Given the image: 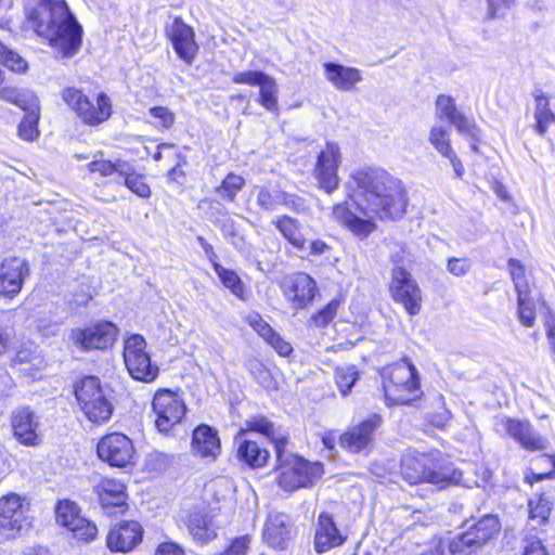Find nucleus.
I'll list each match as a JSON object with an SVG mask.
<instances>
[{"label":"nucleus","mask_w":555,"mask_h":555,"mask_svg":"<svg viewBox=\"0 0 555 555\" xmlns=\"http://www.w3.org/2000/svg\"><path fill=\"white\" fill-rule=\"evenodd\" d=\"M26 17L29 27L63 57L73 56L80 49L82 27L65 0H33Z\"/></svg>","instance_id":"1"},{"label":"nucleus","mask_w":555,"mask_h":555,"mask_svg":"<svg viewBox=\"0 0 555 555\" xmlns=\"http://www.w3.org/2000/svg\"><path fill=\"white\" fill-rule=\"evenodd\" d=\"M388 195V191L378 189L376 190V199L370 196L365 203L358 204L357 208L362 216L353 212L348 204H338L333 208V217L352 233L359 236H367L375 229L374 218L395 220L405 212L406 199L400 180H398V198L392 201Z\"/></svg>","instance_id":"2"},{"label":"nucleus","mask_w":555,"mask_h":555,"mask_svg":"<svg viewBox=\"0 0 555 555\" xmlns=\"http://www.w3.org/2000/svg\"><path fill=\"white\" fill-rule=\"evenodd\" d=\"M380 376L388 405L411 404L422 395L417 370L408 359L383 367Z\"/></svg>","instance_id":"3"},{"label":"nucleus","mask_w":555,"mask_h":555,"mask_svg":"<svg viewBox=\"0 0 555 555\" xmlns=\"http://www.w3.org/2000/svg\"><path fill=\"white\" fill-rule=\"evenodd\" d=\"M401 475L409 483L429 482L440 488L464 485L461 470L436 464L429 454L409 452L401 460Z\"/></svg>","instance_id":"4"},{"label":"nucleus","mask_w":555,"mask_h":555,"mask_svg":"<svg viewBox=\"0 0 555 555\" xmlns=\"http://www.w3.org/2000/svg\"><path fill=\"white\" fill-rule=\"evenodd\" d=\"M286 437L275 438V454L278 462V481L286 491H295L311 486L323 473L320 463H310L289 453L285 447Z\"/></svg>","instance_id":"5"},{"label":"nucleus","mask_w":555,"mask_h":555,"mask_svg":"<svg viewBox=\"0 0 555 555\" xmlns=\"http://www.w3.org/2000/svg\"><path fill=\"white\" fill-rule=\"evenodd\" d=\"M75 396L86 417L95 424L107 422L114 411L109 389L96 376L83 377L75 387Z\"/></svg>","instance_id":"6"},{"label":"nucleus","mask_w":555,"mask_h":555,"mask_svg":"<svg viewBox=\"0 0 555 555\" xmlns=\"http://www.w3.org/2000/svg\"><path fill=\"white\" fill-rule=\"evenodd\" d=\"M146 341L139 334L130 335L124 345V360L132 378L151 383L159 373L156 364H153L150 354L145 350Z\"/></svg>","instance_id":"7"},{"label":"nucleus","mask_w":555,"mask_h":555,"mask_svg":"<svg viewBox=\"0 0 555 555\" xmlns=\"http://www.w3.org/2000/svg\"><path fill=\"white\" fill-rule=\"evenodd\" d=\"M271 223L281 235L297 250L301 258L317 257L327 253L331 247L322 240H308L302 234L299 220L287 215L276 216Z\"/></svg>","instance_id":"8"},{"label":"nucleus","mask_w":555,"mask_h":555,"mask_svg":"<svg viewBox=\"0 0 555 555\" xmlns=\"http://www.w3.org/2000/svg\"><path fill=\"white\" fill-rule=\"evenodd\" d=\"M62 99L77 113L78 117L88 125H99L107 120L112 114V104L105 93H100L96 104L92 103L80 90L66 88Z\"/></svg>","instance_id":"9"},{"label":"nucleus","mask_w":555,"mask_h":555,"mask_svg":"<svg viewBox=\"0 0 555 555\" xmlns=\"http://www.w3.org/2000/svg\"><path fill=\"white\" fill-rule=\"evenodd\" d=\"M155 413V426L160 433H168L179 424L185 415L186 406L183 399L169 389L158 390L152 402Z\"/></svg>","instance_id":"10"},{"label":"nucleus","mask_w":555,"mask_h":555,"mask_svg":"<svg viewBox=\"0 0 555 555\" xmlns=\"http://www.w3.org/2000/svg\"><path fill=\"white\" fill-rule=\"evenodd\" d=\"M389 288L393 300L401 304L410 315L420 313L423 300L422 291L405 268H392Z\"/></svg>","instance_id":"11"},{"label":"nucleus","mask_w":555,"mask_h":555,"mask_svg":"<svg viewBox=\"0 0 555 555\" xmlns=\"http://www.w3.org/2000/svg\"><path fill=\"white\" fill-rule=\"evenodd\" d=\"M351 180L363 196V202L371 196L376 199V190L383 189L388 191L390 198L393 201L398 194V179L393 178L386 170L377 167H369L354 171Z\"/></svg>","instance_id":"12"},{"label":"nucleus","mask_w":555,"mask_h":555,"mask_svg":"<svg viewBox=\"0 0 555 555\" xmlns=\"http://www.w3.org/2000/svg\"><path fill=\"white\" fill-rule=\"evenodd\" d=\"M341 163V154L336 143L328 142L325 147L318 154L315 166L313 169V178L319 189L327 194L338 189L339 178L338 168Z\"/></svg>","instance_id":"13"},{"label":"nucleus","mask_w":555,"mask_h":555,"mask_svg":"<svg viewBox=\"0 0 555 555\" xmlns=\"http://www.w3.org/2000/svg\"><path fill=\"white\" fill-rule=\"evenodd\" d=\"M96 451L103 462L119 468L132 465L135 455L132 440L120 433H112L102 437Z\"/></svg>","instance_id":"14"},{"label":"nucleus","mask_w":555,"mask_h":555,"mask_svg":"<svg viewBox=\"0 0 555 555\" xmlns=\"http://www.w3.org/2000/svg\"><path fill=\"white\" fill-rule=\"evenodd\" d=\"M55 514L57 524L70 531L75 539L90 542L96 537L95 524L80 516V509L76 503L68 500L59 502Z\"/></svg>","instance_id":"15"},{"label":"nucleus","mask_w":555,"mask_h":555,"mask_svg":"<svg viewBox=\"0 0 555 555\" xmlns=\"http://www.w3.org/2000/svg\"><path fill=\"white\" fill-rule=\"evenodd\" d=\"M232 82L259 87V103L269 112L279 111V87L273 77L261 70L238 72L232 76Z\"/></svg>","instance_id":"16"},{"label":"nucleus","mask_w":555,"mask_h":555,"mask_svg":"<svg viewBox=\"0 0 555 555\" xmlns=\"http://www.w3.org/2000/svg\"><path fill=\"white\" fill-rule=\"evenodd\" d=\"M117 327L112 322H101L86 328H74L70 339L80 350L106 349L113 345Z\"/></svg>","instance_id":"17"},{"label":"nucleus","mask_w":555,"mask_h":555,"mask_svg":"<svg viewBox=\"0 0 555 555\" xmlns=\"http://www.w3.org/2000/svg\"><path fill=\"white\" fill-rule=\"evenodd\" d=\"M29 275L28 262L18 257H8L0 261V298L13 299Z\"/></svg>","instance_id":"18"},{"label":"nucleus","mask_w":555,"mask_h":555,"mask_svg":"<svg viewBox=\"0 0 555 555\" xmlns=\"http://www.w3.org/2000/svg\"><path fill=\"white\" fill-rule=\"evenodd\" d=\"M165 31L179 57L191 64L198 50L193 28L186 25L181 17H173L172 22L166 25Z\"/></svg>","instance_id":"19"},{"label":"nucleus","mask_w":555,"mask_h":555,"mask_svg":"<svg viewBox=\"0 0 555 555\" xmlns=\"http://www.w3.org/2000/svg\"><path fill=\"white\" fill-rule=\"evenodd\" d=\"M29 526L21 496L9 494L0 499V530L14 537Z\"/></svg>","instance_id":"20"},{"label":"nucleus","mask_w":555,"mask_h":555,"mask_svg":"<svg viewBox=\"0 0 555 555\" xmlns=\"http://www.w3.org/2000/svg\"><path fill=\"white\" fill-rule=\"evenodd\" d=\"M500 425L504 431L520 446L530 451H540L547 448L548 441L539 435L527 421L502 417Z\"/></svg>","instance_id":"21"},{"label":"nucleus","mask_w":555,"mask_h":555,"mask_svg":"<svg viewBox=\"0 0 555 555\" xmlns=\"http://www.w3.org/2000/svg\"><path fill=\"white\" fill-rule=\"evenodd\" d=\"M315 281L305 272L293 274L286 283L284 295L295 310L305 309L317 295Z\"/></svg>","instance_id":"22"},{"label":"nucleus","mask_w":555,"mask_h":555,"mask_svg":"<svg viewBox=\"0 0 555 555\" xmlns=\"http://www.w3.org/2000/svg\"><path fill=\"white\" fill-rule=\"evenodd\" d=\"M143 538V528L138 521H121L115 525L106 538L112 552L127 553L133 550Z\"/></svg>","instance_id":"23"},{"label":"nucleus","mask_w":555,"mask_h":555,"mask_svg":"<svg viewBox=\"0 0 555 555\" xmlns=\"http://www.w3.org/2000/svg\"><path fill=\"white\" fill-rule=\"evenodd\" d=\"M380 416L375 414L359 425L351 427L340 436L341 447L353 453L364 450L372 442L373 435L380 426Z\"/></svg>","instance_id":"24"},{"label":"nucleus","mask_w":555,"mask_h":555,"mask_svg":"<svg viewBox=\"0 0 555 555\" xmlns=\"http://www.w3.org/2000/svg\"><path fill=\"white\" fill-rule=\"evenodd\" d=\"M12 427L15 438L21 443L26 446L39 444V418L29 408H20L13 412Z\"/></svg>","instance_id":"25"},{"label":"nucleus","mask_w":555,"mask_h":555,"mask_svg":"<svg viewBox=\"0 0 555 555\" xmlns=\"http://www.w3.org/2000/svg\"><path fill=\"white\" fill-rule=\"evenodd\" d=\"M347 537L337 528L333 517L323 512L318 517L317 530L314 535V548L318 553H324L331 548L340 546L345 543Z\"/></svg>","instance_id":"26"},{"label":"nucleus","mask_w":555,"mask_h":555,"mask_svg":"<svg viewBox=\"0 0 555 555\" xmlns=\"http://www.w3.org/2000/svg\"><path fill=\"white\" fill-rule=\"evenodd\" d=\"M126 488L117 479L103 478L94 487L103 509L107 514H115L116 509L124 511L126 506Z\"/></svg>","instance_id":"27"},{"label":"nucleus","mask_w":555,"mask_h":555,"mask_svg":"<svg viewBox=\"0 0 555 555\" xmlns=\"http://www.w3.org/2000/svg\"><path fill=\"white\" fill-rule=\"evenodd\" d=\"M325 78L340 91H352L362 81L361 70L341 64L327 62L323 65Z\"/></svg>","instance_id":"28"},{"label":"nucleus","mask_w":555,"mask_h":555,"mask_svg":"<svg viewBox=\"0 0 555 555\" xmlns=\"http://www.w3.org/2000/svg\"><path fill=\"white\" fill-rule=\"evenodd\" d=\"M238 460L253 468L262 467L269 459V451L261 448L256 441L248 439L245 431H238L235 436Z\"/></svg>","instance_id":"29"},{"label":"nucleus","mask_w":555,"mask_h":555,"mask_svg":"<svg viewBox=\"0 0 555 555\" xmlns=\"http://www.w3.org/2000/svg\"><path fill=\"white\" fill-rule=\"evenodd\" d=\"M500 520L495 515H486L464 532L466 543L474 542L478 547L492 540L500 531Z\"/></svg>","instance_id":"30"},{"label":"nucleus","mask_w":555,"mask_h":555,"mask_svg":"<svg viewBox=\"0 0 555 555\" xmlns=\"http://www.w3.org/2000/svg\"><path fill=\"white\" fill-rule=\"evenodd\" d=\"M192 449L201 457L215 459L220 452L217 431L208 425H199L193 431Z\"/></svg>","instance_id":"31"},{"label":"nucleus","mask_w":555,"mask_h":555,"mask_svg":"<svg viewBox=\"0 0 555 555\" xmlns=\"http://www.w3.org/2000/svg\"><path fill=\"white\" fill-rule=\"evenodd\" d=\"M263 538L272 547L283 548L289 540L288 518L284 514H271L268 516Z\"/></svg>","instance_id":"32"},{"label":"nucleus","mask_w":555,"mask_h":555,"mask_svg":"<svg viewBox=\"0 0 555 555\" xmlns=\"http://www.w3.org/2000/svg\"><path fill=\"white\" fill-rule=\"evenodd\" d=\"M185 524L193 539L199 543H206L217 535L215 529L210 526L207 515L201 511H192L188 515Z\"/></svg>","instance_id":"33"},{"label":"nucleus","mask_w":555,"mask_h":555,"mask_svg":"<svg viewBox=\"0 0 555 555\" xmlns=\"http://www.w3.org/2000/svg\"><path fill=\"white\" fill-rule=\"evenodd\" d=\"M535 101V130L539 134L543 135L548 127L555 121V114L550 108L548 99L544 95L542 91H535L534 93Z\"/></svg>","instance_id":"34"},{"label":"nucleus","mask_w":555,"mask_h":555,"mask_svg":"<svg viewBox=\"0 0 555 555\" xmlns=\"http://www.w3.org/2000/svg\"><path fill=\"white\" fill-rule=\"evenodd\" d=\"M256 204L264 212L278 210L282 202L283 191L280 189H270L266 185L255 186Z\"/></svg>","instance_id":"35"},{"label":"nucleus","mask_w":555,"mask_h":555,"mask_svg":"<svg viewBox=\"0 0 555 555\" xmlns=\"http://www.w3.org/2000/svg\"><path fill=\"white\" fill-rule=\"evenodd\" d=\"M334 377L340 393L345 397L351 391L359 379V371L357 366L352 364L337 366L334 372Z\"/></svg>","instance_id":"36"},{"label":"nucleus","mask_w":555,"mask_h":555,"mask_svg":"<svg viewBox=\"0 0 555 555\" xmlns=\"http://www.w3.org/2000/svg\"><path fill=\"white\" fill-rule=\"evenodd\" d=\"M245 185V179L234 172H230L222 180L221 184L216 188V193L224 201L234 202L237 193Z\"/></svg>","instance_id":"37"},{"label":"nucleus","mask_w":555,"mask_h":555,"mask_svg":"<svg viewBox=\"0 0 555 555\" xmlns=\"http://www.w3.org/2000/svg\"><path fill=\"white\" fill-rule=\"evenodd\" d=\"M215 272L220 279L222 285L240 299L244 298V284L235 271L215 263Z\"/></svg>","instance_id":"38"},{"label":"nucleus","mask_w":555,"mask_h":555,"mask_svg":"<svg viewBox=\"0 0 555 555\" xmlns=\"http://www.w3.org/2000/svg\"><path fill=\"white\" fill-rule=\"evenodd\" d=\"M91 172H98L101 177H111L113 175L127 173L128 162L117 159L115 162L96 159L88 164Z\"/></svg>","instance_id":"39"},{"label":"nucleus","mask_w":555,"mask_h":555,"mask_svg":"<svg viewBox=\"0 0 555 555\" xmlns=\"http://www.w3.org/2000/svg\"><path fill=\"white\" fill-rule=\"evenodd\" d=\"M120 178L124 179L125 185L134 194L142 198H147L151 195V189L145 183L143 177L138 175L131 164L128 163L127 173H121Z\"/></svg>","instance_id":"40"},{"label":"nucleus","mask_w":555,"mask_h":555,"mask_svg":"<svg viewBox=\"0 0 555 555\" xmlns=\"http://www.w3.org/2000/svg\"><path fill=\"white\" fill-rule=\"evenodd\" d=\"M429 143L443 157L453 152L449 132L442 126H434L428 135Z\"/></svg>","instance_id":"41"},{"label":"nucleus","mask_w":555,"mask_h":555,"mask_svg":"<svg viewBox=\"0 0 555 555\" xmlns=\"http://www.w3.org/2000/svg\"><path fill=\"white\" fill-rule=\"evenodd\" d=\"M517 312L520 323L526 327L533 326L535 321V306L530 297V293L517 295Z\"/></svg>","instance_id":"42"},{"label":"nucleus","mask_w":555,"mask_h":555,"mask_svg":"<svg viewBox=\"0 0 555 555\" xmlns=\"http://www.w3.org/2000/svg\"><path fill=\"white\" fill-rule=\"evenodd\" d=\"M450 124L455 127L459 133L470 138L473 141H480L481 130L476 125L475 120L466 117L461 112Z\"/></svg>","instance_id":"43"},{"label":"nucleus","mask_w":555,"mask_h":555,"mask_svg":"<svg viewBox=\"0 0 555 555\" xmlns=\"http://www.w3.org/2000/svg\"><path fill=\"white\" fill-rule=\"evenodd\" d=\"M551 503L543 496L539 495L529 501V517L532 521L537 520L538 525H542L550 516Z\"/></svg>","instance_id":"44"},{"label":"nucleus","mask_w":555,"mask_h":555,"mask_svg":"<svg viewBox=\"0 0 555 555\" xmlns=\"http://www.w3.org/2000/svg\"><path fill=\"white\" fill-rule=\"evenodd\" d=\"M0 63L15 73H24L27 62L16 52L10 50L0 41Z\"/></svg>","instance_id":"45"},{"label":"nucleus","mask_w":555,"mask_h":555,"mask_svg":"<svg viewBox=\"0 0 555 555\" xmlns=\"http://www.w3.org/2000/svg\"><path fill=\"white\" fill-rule=\"evenodd\" d=\"M511 278L514 283L517 295L522 293H530L529 284L525 278V267L517 259H509L507 262Z\"/></svg>","instance_id":"46"},{"label":"nucleus","mask_w":555,"mask_h":555,"mask_svg":"<svg viewBox=\"0 0 555 555\" xmlns=\"http://www.w3.org/2000/svg\"><path fill=\"white\" fill-rule=\"evenodd\" d=\"M245 425H246V428L241 429L240 431H245V435L248 431L260 433V434L267 436L269 439H271L274 446H275V438L284 437L283 435L275 436L273 424L271 422H269L268 418L262 417V416L248 420V421H246Z\"/></svg>","instance_id":"47"},{"label":"nucleus","mask_w":555,"mask_h":555,"mask_svg":"<svg viewBox=\"0 0 555 555\" xmlns=\"http://www.w3.org/2000/svg\"><path fill=\"white\" fill-rule=\"evenodd\" d=\"M460 111L455 101L450 95L440 94L436 100V116L439 119H447L449 122L456 117Z\"/></svg>","instance_id":"48"},{"label":"nucleus","mask_w":555,"mask_h":555,"mask_svg":"<svg viewBox=\"0 0 555 555\" xmlns=\"http://www.w3.org/2000/svg\"><path fill=\"white\" fill-rule=\"evenodd\" d=\"M39 113H27L18 126V135L26 141L35 140L38 134Z\"/></svg>","instance_id":"49"},{"label":"nucleus","mask_w":555,"mask_h":555,"mask_svg":"<svg viewBox=\"0 0 555 555\" xmlns=\"http://www.w3.org/2000/svg\"><path fill=\"white\" fill-rule=\"evenodd\" d=\"M247 369L262 387L267 389L274 388V380L270 371L260 361H248Z\"/></svg>","instance_id":"50"},{"label":"nucleus","mask_w":555,"mask_h":555,"mask_svg":"<svg viewBox=\"0 0 555 555\" xmlns=\"http://www.w3.org/2000/svg\"><path fill=\"white\" fill-rule=\"evenodd\" d=\"M150 115L154 118L152 124L156 128L169 129L175 124V114L165 106H153L149 109Z\"/></svg>","instance_id":"51"},{"label":"nucleus","mask_w":555,"mask_h":555,"mask_svg":"<svg viewBox=\"0 0 555 555\" xmlns=\"http://www.w3.org/2000/svg\"><path fill=\"white\" fill-rule=\"evenodd\" d=\"M14 104L27 113H39V100L36 94L29 90L20 91Z\"/></svg>","instance_id":"52"},{"label":"nucleus","mask_w":555,"mask_h":555,"mask_svg":"<svg viewBox=\"0 0 555 555\" xmlns=\"http://www.w3.org/2000/svg\"><path fill=\"white\" fill-rule=\"evenodd\" d=\"M247 324L253 327L263 339L270 337L273 328L262 319L258 312H250L245 317Z\"/></svg>","instance_id":"53"},{"label":"nucleus","mask_w":555,"mask_h":555,"mask_svg":"<svg viewBox=\"0 0 555 555\" xmlns=\"http://www.w3.org/2000/svg\"><path fill=\"white\" fill-rule=\"evenodd\" d=\"M281 206L296 212L305 214L308 210L306 201L297 194L283 191Z\"/></svg>","instance_id":"54"},{"label":"nucleus","mask_w":555,"mask_h":555,"mask_svg":"<svg viewBox=\"0 0 555 555\" xmlns=\"http://www.w3.org/2000/svg\"><path fill=\"white\" fill-rule=\"evenodd\" d=\"M466 539H464V532L456 538H454L449 543V551L452 555H472L474 552H476L479 547L474 543L470 542L469 544L465 542Z\"/></svg>","instance_id":"55"},{"label":"nucleus","mask_w":555,"mask_h":555,"mask_svg":"<svg viewBox=\"0 0 555 555\" xmlns=\"http://www.w3.org/2000/svg\"><path fill=\"white\" fill-rule=\"evenodd\" d=\"M473 267L472 260L469 258H455L452 257L448 260L447 270L454 276H464L466 275Z\"/></svg>","instance_id":"56"},{"label":"nucleus","mask_w":555,"mask_h":555,"mask_svg":"<svg viewBox=\"0 0 555 555\" xmlns=\"http://www.w3.org/2000/svg\"><path fill=\"white\" fill-rule=\"evenodd\" d=\"M267 341L280 356L287 357L292 353L293 348L279 333L273 331L270 337L266 338Z\"/></svg>","instance_id":"57"},{"label":"nucleus","mask_w":555,"mask_h":555,"mask_svg":"<svg viewBox=\"0 0 555 555\" xmlns=\"http://www.w3.org/2000/svg\"><path fill=\"white\" fill-rule=\"evenodd\" d=\"M522 555H548L542 541L537 537H526L524 539V554Z\"/></svg>","instance_id":"58"},{"label":"nucleus","mask_w":555,"mask_h":555,"mask_svg":"<svg viewBox=\"0 0 555 555\" xmlns=\"http://www.w3.org/2000/svg\"><path fill=\"white\" fill-rule=\"evenodd\" d=\"M487 3L489 16L495 18L503 16L514 4V0H487Z\"/></svg>","instance_id":"59"},{"label":"nucleus","mask_w":555,"mask_h":555,"mask_svg":"<svg viewBox=\"0 0 555 555\" xmlns=\"http://www.w3.org/2000/svg\"><path fill=\"white\" fill-rule=\"evenodd\" d=\"M390 260L393 268H404L405 262L410 261V251L404 245L396 244L391 250Z\"/></svg>","instance_id":"60"},{"label":"nucleus","mask_w":555,"mask_h":555,"mask_svg":"<svg viewBox=\"0 0 555 555\" xmlns=\"http://www.w3.org/2000/svg\"><path fill=\"white\" fill-rule=\"evenodd\" d=\"M338 301H331L324 309H322L317 315V322L326 324L335 317L338 308Z\"/></svg>","instance_id":"61"},{"label":"nucleus","mask_w":555,"mask_h":555,"mask_svg":"<svg viewBox=\"0 0 555 555\" xmlns=\"http://www.w3.org/2000/svg\"><path fill=\"white\" fill-rule=\"evenodd\" d=\"M155 555H184V551L177 543L165 542L157 546Z\"/></svg>","instance_id":"62"},{"label":"nucleus","mask_w":555,"mask_h":555,"mask_svg":"<svg viewBox=\"0 0 555 555\" xmlns=\"http://www.w3.org/2000/svg\"><path fill=\"white\" fill-rule=\"evenodd\" d=\"M197 241H198L201 247L203 248L206 257L211 262L212 268L215 269V263H219V262L217 261L218 256L215 253L214 247L202 236H198Z\"/></svg>","instance_id":"63"},{"label":"nucleus","mask_w":555,"mask_h":555,"mask_svg":"<svg viewBox=\"0 0 555 555\" xmlns=\"http://www.w3.org/2000/svg\"><path fill=\"white\" fill-rule=\"evenodd\" d=\"M20 90L14 87L0 88V99L14 104Z\"/></svg>","instance_id":"64"}]
</instances>
